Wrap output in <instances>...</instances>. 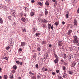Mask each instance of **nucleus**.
Segmentation results:
<instances>
[{
  "mask_svg": "<svg viewBox=\"0 0 79 79\" xmlns=\"http://www.w3.org/2000/svg\"><path fill=\"white\" fill-rule=\"evenodd\" d=\"M5 59H6V60H7V61H8V57H6L5 58Z\"/></svg>",
  "mask_w": 79,
  "mask_h": 79,
  "instance_id": "obj_59",
  "label": "nucleus"
},
{
  "mask_svg": "<svg viewBox=\"0 0 79 79\" xmlns=\"http://www.w3.org/2000/svg\"><path fill=\"white\" fill-rule=\"evenodd\" d=\"M21 19L23 22H25L26 21V19L23 17Z\"/></svg>",
  "mask_w": 79,
  "mask_h": 79,
  "instance_id": "obj_17",
  "label": "nucleus"
},
{
  "mask_svg": "<svg viewBox=\"0 0 79 79\" xmlns=\"http://www.w3.org/2000/svg\"><path fill=\"white\" fill-rule=\"evenodd\" d=\"M36 55L35 54L33 56V58H34V59H35V58H36Z\"/></svg>",
  "mask_w": 79,
  "mask_h": 79,
  "instance_id": "obj_34",
  "label": "nucleus"
},
{
  "mask_svg": "<svg viewBox=\"0 0 79 79\" xmlns=\"http://www.w3.org/2000/svg\"><path fill=\"white\" fill-rule=\"evenodd\" d=\"M52 74L53 76H55V75L56 74L55 73V72H53L52 73Z\"/></svg>",
  "mask_w": 79,
  "mask_h": 79,
  "instance_id": "obj_53",
  "label": "nucleus"
},
{
  "mask_svg": "<svg viewBox=\"0 0 79 79\" xmlns=\"http://www.w3.org/2000/svg\"><path fill=\"white\" fill-rule=\"evenodd\" d=\"M40 5L41 6H42V7H43V4L42 3H41V2H40Z\"/></svg>",
  "mask_w": 79,
  "mask_h": 79,
  "instance_id": "obj_47",
  "label": "nucleus"
},
{
  "mask_svg": "<svg viewBox=\"0 0 79 79\" xmlns=\"http://www.w3.org/2000/svg\"><path fill=\"white\" fill-rule=\"evenodd\" d=\"M56 72L57 73H60V71L58 70H56Z\"/></svg>",
  "mask_w": 79,
  "mask_h": 79,
  "instance_id": "obj_60",
  "label": "nucleus"
},
{
  "mask_svg": "<svg viewBox=\"0 0 79 79\" xmlns=\"http://www.w3.org/2000/svg\"><path fill=\"white\" fill-rule=\"evenodd\" d=\"M39 34H40V33H36L35 34V35H36V36H37L38 35H39Z\"/></svg>",
  "mask_w": 79,
  "mask_h": 79,
  "instance_id": "obj_45",
  "label": "nucleus"
},
{
  "mask_svg": "<svg viewBox=\"0 0 79 79\" xmlns=\"http://www.w3.org/2000/svg\"><path fill=\"white\" fill-rule=\"evenodd\" d=\"M30 15H31V16H33V15H34V12H31L30 13Z\"/></svg>",
  "mask_w": 79,
  "mask_h": 79,
  "instance_id": "obj_39",
  "label": "nucleus"
},
{
  "mask_svg": "<svg viewBox=\"0 0 79 79\" xmlns=\"http://www.w3.org/2000/svg\"><path fill=\"white\" fill-rule=\"evenodd\" d=\"M22 51V49L21 48H20L19 49V52H21Z\"/></svg>",
  "mask_w": 79,
  "mask_h": 79,
  "instance_id": "obj_56",
  "label": "nucleus"
},
{
  "mask_svg": "<svg viewBox=\"0 0 79 79\" xmlns=\"http://www.w3.org/2000/svg\"><path fill=\"white\" fill-rule=\"evenodd\" d=\"M13 69H14L15 70H16L17 69V66L16 65H15L13 66Z\"/></svg>",
  "mask_w": 79,
  "mask_h": 79,
  "instance_id": "obj_16",
  "label": "nucleus"
},
{
  "mask_svg": "<svg viewBox=\"0 0 79 79\" xmlns=\"http://www.w3.org/2000/svg\"><path fill=\"white\" fill-rule=\"evenodd\" d=\"M62 68L64 71H65V70H66V68H65V66H63Z\"/></svg>",
  "mask_w": 79,
  "mask_h": 79,
  "instance_id": "obj_43",
  "label": "nucleus"
},
{
  "mask_svg": "<svg viewBox=\"0 0 79 79\" xmlns=\"http://www.w3.org/2000/svg\"><path fill=\"white\" fill-rule=\"evenodd\" d=\"M42 70L43 71H48V69H47V68H46L45 67H43V68L42 69Z\"/></svg>",
  "mask_w": 79,
  "mask_h": 79,
  "instance_id": "obj_5",
  "label": "nucleus"
},
{
  "mask_svg": "<svg viewBox=\"0 0 79 79\" xmlns=\"http://www.w3.org/2000/svg\"><path fill=\"white\" fill-rule=\"evenodd\" d=\"M4 9L5 10V11H6V10H7V7L6 6H5L4 8Z\"/></svg>",
  "mask_w": 79,
  "mask_h": 79,
  "instance_id": "obj_42",
  "label": "nucleus"
},
{
  "mask_svg": "<svg viewBox=\"0 0 79 79\" xmlns=\"http://www.w3.org/2000/svg\"><path fill=\"white\" fill-rule=\"evenodd\" d=\"M37 50L38 51V52L39 53L38 55L40 54V52H39V51H40V47H38L37 48Z\"/></svg>",
  "mask_w": 79,
  "mask_h": 79,
  "instance_id": "obj_19",
  "label": "nucleus"
},
{
  "mask_svg": "<svg viewBox=\"0 0 79 79\" xmlns=\"http://www.w3.org/2000/svg\"><path fill=\"white\" fill-rule=\"evenodd\" d=\"M75 61H77V62H78L79 61V60L78 59H77L75 60Z\"/></svg>",
  "mask_w": 79,
  "mask_h": 79,
  "instance_id": "obj_55",
  "label": "nucleus"
},
{
  "mask_svg": "<svg viewBox=\"0 0 79 79\" xmlns=\"http://www.w3.org/2000/svg\"><path fill=\"white\" fill-rule=\"evenodd\" d=\"M48 54L47 53H46L44 54V56H45L46 58H47V57H48Z\"/></svg>",
  "mask_w": 79,
  "mask_h": 79,
  "instance_id": "obj_30",
  "label": "nucleus"
},
{
  "mask_svg": "<svg viewBox=\"0 0 79 79\" xmlns=\"http://www.w3.org/2000/svg\"><path fill=\"white\" fill-rule=\"evenodd\" d=\"M73 42L74 44H77L78 42V40H74Z\"/></svg>",
  "mask_w": 79,
  "mask_h": 79,
  "instance_id": "obj_18",
  "label": "nucleus"
},
{
  "mask_svg": "<svg viewBox=\"0 0 79 79\" xmlns=\"http://www.w3.org/2000/svg\"><path fill=\"white\" fill-rule=\"evenodd\" d=\"M54 56H55L56 58L57 59V58H58V56H57L56 54L55 53V54H54Z\"/></svg>",
  "mask_w": 79,
  "mask_h": 79,
  "instance_id": "obj_38",
  "label": "nucleus"
},
{
  "mask_svg": "<svg viewBox=\"0 0 79 79\" xmlns=\"http://www.w3.org/2000/svg\"><path fill=\"white\" fill-rule=\"evenodd\" d=\"M3 19L0 17V23L1 24H3Z\"/></svg>",
  "mask_w": 79,
  "mask_h": 79,
  "instance_id": "obj_12",
  "label": "nucleus"
},
{
  "mask_svg": "<svg viewBox=\"0 0 79 79\" xmlns=\"http://www.w3.org/2000/svg\"><path fill=\"white\" fill-rule=\"evenodd\" d=\"M76 62H73L71 65V67L72 68H74L75 65H76Z\"/></svg>",
  "mask_w": 79,
  "mask_h": 79,
  "instance_id": "obj_4",
  "label": "nucleus"
},
{
  "mask_svg": "<svg viewBox=\"0 0 79 79\" xmlns=\"http://www.w3.org/2000/svg\"><path fill=\"white\" fill-rule=\"evenodd\" d=\"M54 62L55 63H58V60L55 59L54 60Z\"/></svg>",
  "mask_w": 79,
  "mask_h": 79,
  "instance_id": "obj_33",
  "label": "nucleus"
},
{
  "mask_svg": "<svg viewBox=\"0 0 79 79\" xmlns=\"http://www.w3.org/2000/svg\"><path fill=\"white\" fill-rule=\"evenodd\" d=\"M62 24H65V22H63L62 23Z\"/></svg>",
  "mask_w": 79,
  "mask_h": 79,
  "instance_id": "obj_64",
  "label": "nucleus"
},
{
  "mask_svg": "<svg viewBox=\"0 0 79 79\" xmlns=\"http://www.w3.org/2000/svg\"><path fill=\"white\" fill-rule=\"evenodd\" d=\"M29 74L30 75H29V76H31V77H32L33 75H34V73H32V72L31 71H30L29 73Z\"/></svg>",
  "mask_w": 79,
  "mask_h": 79,
  "instance_id": "obj_10",
  "label": "nucleus"
},
{
  "mask_svg": "<svg viewBox=\"0 0 79 79\" xmlns=\"http://www.w3.org/2000/svg\"><path fill=\"white\" fill-rule=\"evenodd\" d=\"M71 32H72V30H69L68 33V35H70L71 34Z\"/></svg>",
  "mask_w": 79,
  "mask_h": 79,
  "instance_id": "obj_9",
  "label": "nucleus"
},
{
  "mask_svg": "<svg viewBox=\"0 0 79 79\" xmlns=\"http://www.w3.org/2000/svg\"><path fill=\"white\" fill-rule=\"evenodd\" d=\"M11 17L10 16H8V19L9 20V21H11Z\"/></svg>",
  "mask_w": 79,
  "mask_h": 79,
  "instance_id": "obj_32",
  "label": "nucleus"
},
{
  "mask_svg": "<svg viewBox=\"0 0 79 79\" xmlns=\"http://www.w3.org/2000/svg\"><path fill=\"white\" fill-rule=\"evenodd\" d=\"M3 77L5 79H8V75H4Z\"/></svg>",
  "mask_w": 79,
  "mask_h": 79,
  "instance_id": "obj_15",
  "label": "nucleus"
},
{
  "mask_svg": "<svg viewBox=\"0 0 79 79\" xmlns=\"http://www.w3.org/2000/svg\"><path fill=\"white\" fill-rule=\"evenodd\" d=\"M73 3H77V0H73Z\"/></svg>",
  "mask_w": 79,
  "mask_h": 79,
  "instance_id": "obj_41",
  "label": "nucleus"
},
{
  "mask_svg": "<svg viewBox=\"0 0 79 79\" xmlns=\"http://www.w3.org/2000/svg\"><path fill=\"white\" fill-rule=\"evenodd\" d=\"M35 68H37V69L39 68V65H38V64H36L35 65Z\"/></svg>",
  "mask_w": 79,
  "mask_h": 79,
  "instance_id": "obj_37",
  "label": "nucleus"
},
{
  "mask_svg": "<svg viewBox=\"0 0 79 79\" xmlns=\"http://www.w3.org/2000/svg\"><path fill=\"white\" fill-rule=\"evenodd\" d=\"M45 15H47L48 14V11L46 10H45Z\"/></svg>",
  "mask_w": 79,
  "mask_h": 79,
  "instance_id": "obj_28",
  "label": "nucleus"
},
{
  "mask_svg": "<svg viewBox=\"0 0 79 79\" xmlns=\"http://www.w3.org/2000/svg\"><path fill=\"white\" fill-rule=\"evenodd\" d=\"M55 24L56 26H58V22H56L55 23Z\"/></svg>",
  "mask_w": 79,
  "mask_h": 79,
  "instance_id": "obj_51",
  "label": "nucleus"
},
{
  "mask_svg": "<svg viewBox=\"0 0 79 79\" xmlns=\"http://www.w3.org/2000/svg\"><path fill=\"white\" fill-rule=\"evenodd\" d=\"M43 26L44 28H47V25L45 24H44L43 25Z\"/></svg>",
  "mask_w": 79,
  "mask_h": 79,
  "instance_id": "obj_27",
  "label": "nucleus"
},
{
  "mask_svg": "<svg viewBox=\"0 0 79 79\" xmlns=\"http://www.w3.org/2000/svg\"><path fill=\"white\" fill-rule=\"evenodd\" d=\"M10 48V46H8V47H6V49L7 50H9V49Z\"/></svg>",
  "mask_w": 79,
  "mask_h": 79,
  "instance_id": "obj_24",
  "label": "nucleus"
},
{
  "mask_svg": "<svg viewBox=\"0 0 79 79\" xmlns=\"http://www.w3.org/2000/svg\"><path fill=\"white\" fill-rule=\"evenodd\" d=\"M49 47H50V48H51L52 47V44H49Z\"/></svg>",
  "mask_w": 79,
  "mask_h": 79,
  "instance_id": "obj_63",
  "label": "nucleus"
},
{
  "mask_svg": "<svg viewBox=\"0 0 79 79\" xmlns=\"http://www.w3.org/2000/svg\"><path fill=\"white\" fill-rule=\"evenodd\" d=\"M15 72H16V71H15V70H11V73H12V74H14V73H15Z\"/></svg>",
  "mask_w": 79,
  "mask_h": 79,
  "instance_id": "obj_31",
  "label": "nucleus"
},
{
  "mask_svg": "<svg viewBox=\"0 0 79 79\" xmlns=\"http://www.w3.org/2000/svg\"><path fill=\"white\" fill-rule=\"evenodd\" d=\"M16 63H17V64H19V63H20V62H19L18 61H16Z\"/></svg>",
  "mask_w": 79,
  "mask_h": 79,
  "instance_id": "obj_52",
  "label": "nucleus"
},
{
  "mask_svg": "<svg viewBox=\"0 0 79 79\" xmlns=\"http://www.w3.org/2000/svg\"><path fill=\"white\" fill-rule=\"evenodd\" d=\"M70 50L71 51H73V50H74V48L73 46L71 47L70 48Z\"/></svg>",
  "mask_w": 79,
  "mask_h": 79,
  "instance_id": "obj_11",
  "label": "nucleus"
},
{
  "mask_svg": "<svg viewBox=\"0 0 79 79\" xmlns=\"http://www.w3.org/2000/svg\"><path fill=\"white\" fill-rule=\"evenodd\" d=\"M41 14H40V16H44V14H43V12H41Z\"/></svg>",
  "mask_w": 79,
  "mask_h": 79,
  "instance_id": "obj_50",
  "label": "nucleus"
},
{
  "mask_svg": "<svg viewBox=\"0 0 79 79\" xmlns=\"http://www.w3.org/2000/svg\"><path fill=\"white\" fill-rule=\"evenodd\" d=\"M58 79H63V77L60 76H58Z\"/></svg>",
  "mask_w": 79,
  "mask_h": 79,
  "instance_id": "obj_35",
  "label": "nucleus"
},
{
  "mask_svg": "<svg viewBox=\"0 0 79 79\" xmlns=\"http://www.w3.org/2000/svg\"><path fill=\"white\" fill-rule=\"evenodd\" d=\"M74 25H75L76 26L77 25V20L76 19H75L74 20Z\"/></svg>",
  "mask_w": 79,
  "mask_h": 79,
  "instance_id": "obj_8",
  "label": "nucleus"
},
{
  "mask_svg": "<svg viewBox=\"0 0 79 79\" xmlns=\"http://www.w3.org/2000/svg\"><path fill=\"white\" fill-rule=\"evenodd\" d=\"M74 38L75 40H78V39H79V38L77 37L76 35H75L74 36Z\"/></svg>",
  "mask_w": 79,
  "mask_h": 79,
  "instance_id": "obj_20",
  "label": "nucleus"
},
{
  "mask_svg": "<svg viewBox=\"0 0 79 79\" xmlns=\"http://www.w3.org/2000/svg\"><path fill=\"white\" fill-rule=\"evenodd\" d=\"M69 59H70L69 60H70L71 59H73V56L72 55H69Z\"/></svg>",
  "mask_w": 79,
  "mask_h": 79,
  "instance_id": "obj_13",
  "label": "nucleus"
},
{
  "mask_svg": "<svg viewBox=\"0 0 79 79\" xmlns=\"http://www.w3.org/2000/svg\"><path fill=\"white\" fill-rule=\"evenodd\" d=\"M40 73H39L38 74V76H37V77H38V79H39L40 78Z\"/></svg>",
  "mask_w": 79,
  "mask_h": 79,
  "instance_id": "obj_44",
  "label": "nucleus"
},
{
  "mask_svg": "<svg viewBox=\"0 0 79 79\" xmlns=\"http://www.w3.org/2000/svg\"><path fill=\"white\" fill-rule=\"evenodd\" d=\"M10 13L12 16H15L16 14V13H15V10H11Z\"/></svg>",
  "mask_w": 79,
  "mask_h": 79,
  "instance_id": "obj_1",
  "label": "nucleus"
},
{
  "mask_svg": "<svg viewBox=\"0 0 79 79\" xmlns=\"http://www.w3.org/2000/svg\"><path fill=\"white\" fill-rule=\"evenodd\" d=\"M66 58H67V57H66V54H65L64 55V58L65 59H66Z\"/></svg>",
  "mask_w": 79,
  "mask_h": 79,
  "instance_id": "obj_26",
  "label": "nucleus"
},
{
  "mask_svg": "<svg viewBox=\"0 0 79 79\" xmlns=\"http://www.w3.org/2000/svg\"><path fill=\"white\" fill-rule=\"evenodd\" d=\"M48 28L49 29H50V28L51 27V25L49 23H48Z\"/></svg>",
  "mask_w": 79,
  "mask_h": 79,
  "instance_id": "obj_22",
  "label": "nucleus"
},
{
  "mask_svg": "<svg viewBox=\"0 0 79 79\" xmlns=\"http://www.w3.org/2000/svg\"><path fill=\"white\" fill-rule=\"evenodd\" d=\"M69 74H73V71H71V70H70L69 72Z\"/></svg>",
  "mask_w": 79,
  "mask_h": 79,
  "instance_id": "obj_29",
  "label": "nucleus"
},
{
  "mask_svg": "<svg viewBox=\"0 0 79 79\" xmlns=\"http://www.w3.org/2000/svg\"><path fill=\"white\" fill-rule=\"evenodd\" d=\"M67 77V74L65 73H64L63 74V77L64 78H66Z\"/></svg>",
  "mask_w": 79,
  "mask_h": 79,
  "instance_id": "obj_14",
  "label": "nucleus"
},
{
  "mask_svg": "<svg viewBox=\"0 0 79 79\" xmlns=\"http://www.w3.org/2000/svg\"><path fill=\"white\" fill-rule=\"evenodd\" d=\"M43 59H44V61H45L46 60V59H47V57L44 56L43 57Z\"/></svg>",
  "mask_w": 79,
  "mask_h": 79,
  "instance_id": "obj_36",
  "label": "nucleus"
},
{
  "mask_svg": "<svg viewBox=\"0 0 79 79\" xmlns=\"http://www.w3.org/2000/svg\"><path fill=\"white\" fill-rule=\"evenodd\" d=\"M77 13H79V8H78V9L77 10Z\"/></svg>",
  "mask_w": 79,
  "mask_h": 79,
  "instance_id": "obj_62",
  "label": "nucleus"
},
{
  "mask_svg": "<svg viewBox=\"0 0 79 79\" xmlns=\"http://www.w3.org/2000/svg\"><path fill=\"white\" fill-rule=\"evenodd\" d=\"M51 28L52 30L53 29V25H52L51 27Z\"/></svg>",
  "mask_w": 79,
  "mask_h": 79,
  "instance_id": "obj_61",
  "label": "nucleus"
},
{
  "mask_svg": "<svg viewBox=\"0 0 79 79\" xmlns=\"http://www.w3.org/2000/svg\"><path fill=\"white\" fill-rule=\"evenodd\" d=\"M14 78V76L13 74L10 73V75L9 76V78L10 79H13Z\"/></svg>",
  "mask_w": 79,
  "mask_h": 79,
  "instance_id": "obj_2",
  "label": "nucleus"
},
{
  "mask_svg": "<svg viewBox=\"0 0 79 79\" xmlns=\"http://www.w3.org/2000/svg\"><path fill=\"white\" fill-rule=\"evenodd\" d=\"M66 18H68V17H69V15H68V14H66Z\"/></svg>",
  "mask_w": 79,
  "mask_h": 79,
  "instance_id": "obj_40",
  "label": "nucleus"
},
{
  "mask_svg": "<svg viewBox=\"0 0 79 79\" xmlns=\"http://www.w3.org/2000/svg\"><path fill=\"white\" fill-rule=\"evenodd\" d=\"M33 32H35V27H34L33 29Z\"/></svg>",
  "mask_w": 79,
  "mask_h": 79,
  "instance_id": "obj_58",
  "label": "nucleus"
},
{
  "mask_svg": "<svg viewBox=\"0 0 79 79\" xmlns=\"http://www.w3.org/2000/svg\"><path fill=\"white\" fill-rule=\"evenodd\" d=\"M42 44H46V43L45 41H43V42H42Z\"/></svg>",
  "mask_w": 79,
  "mask_h": 79,
  "instance_id": "obj_48",
  "label": "nucleus"
},
{
  "mask_svg": "<svg viewBox=\"0 0 79 79\" xmlns=\"http://www.w3.org/2000/svg\"><path fill=\"white\" fill-rule=\"evenodd\" d=\"M19 65L20 66H22V65H23V62H21L19 64Z\"/></svg>",
  "mask_w": 79,
  "mask_h": 79,
  "instance_id": "obj_57",
  "label": "nucleus"
},
{
  "mask_svg": "<svg viewBox=\"0 0 79 79\" xmlns=\"http://www.w3.org/2000/svg\"><path fill=\"white\" fill-rule=\"evenodd\" d=\"M26 45V43L25 42H21V46L22 47H24Z\"/></svg>",
  "mask_w": 79,
  "mask_h": 79,
  "instance_id": "obj_6",
  "label": "nucleus"
},
{
  "mask_svg": "<svg viewBox=\"0 0 79 79\" xmlns=\"http://www.w3.org/2000/svg\"><path fill=\"white\" fill-rule=\"evenodd\" d=\"M32 79H35V76H33L31 78Z\"/></svg>",
  "mask_w": 79,
  "mask_h": 79,
  "instance_id": "obj_54",
  "label": "nucleus"
},
{
  "mask_svg": "<svg viewBox=\"0 0 79 79\" xmlns=\"http://www.w3.org/2000/svg\"><path fill=\"white\" fill-rule=\"evenodd\" d=\"M48 20H46L44 19L42 21V19H41V22H42V23H48Z\"/></svg>",
  "mask_w": 79,
  "mask_h": 79,
  "instance_id": "obj_3",
  "label": "nucleus"
},
{
  "mask_svg": "<svg viewBox=\"0 0 79 79\" xmlns=\"http://www.w3.org/2000/svg\"><path fill=\"white\" fill-rule=\"evenodd\" d=\"M45 5L47 6H48L49 5V2L48 1H46L45 3Z\"/></svg>",
  "mask_w": 79,
  "mask_h": 79,
  "instance_id": "obj_23",
  "label": "nucleus"
},
{
  "mask_svg": "<svg viewBox=\"0 0 79 79\" xmlns=\"http://www.w3.org/2000/svg\"><path fill=\"white\" fill-rule=\"evenodd\" d=\"M22 31L23 32H26V29H25V28H23L22 29Z\"/></svg>",
  "mask_w": 79,
  "mask_h": 79,
  "instance_id": "obj_21",
  "label": "nucleus"
},
{
  "mask_svg": "<svg viewBox=\"0 0 79 79\" xmlns=\"http://www.w3.org/2000/svg\"><path fill=\"white\" fill-rule=\"evenodd\" d=\"M62 45H63V42H62V41L58 42V45L59 46H62Z\"/></svg>",
  "mask_w": 79,
  "mask_h": 79,
  "instance_id": "obj_7",
  "label": "nucleus"
},
{
  "mask_svg": "<svg viewBox=\"0 0 79 79\" xmlns=\"http://www.w3.org/2000/svg\"><path fill=\"white\" fill-rule=\"evenodd\" d=\"M27 7H24V10H25V11H26V10H27Z\"/></svg>",
  "mask_w": 79,
  "mask_h": 79,
  "instance_id": "obj_46",
  "label": "nucleus"
},
{
  "mask_svg": "<svg viewBox=\"0 0 79 79\" xmlns=\"http://www.w3.org/2000/svg\"><path fill=\"white\" fill-rule=\"evenodd\" d=\"M4 7V5H0V8H2Z\"/></svg>",
  "mask_w": 79,
  "mask_h": 79,
  "instance_id": "obj_25",
  "label": "nucleus"
},
{
  "mask_svg": "<svg viewBox=\"0 0 79 79\" xmlns=\"http://www.w3.org/2000/svg\"><path fill=\"white\" fill-rule=\"evenodd\" d=\"M31 2L32 3H35V1L33 0L31 1Z\"/></svg>",
  "mask_w": 79,
  "mask_h": 79,
  "instance_id": "obj_49",
  "label": "nucleus"
}]
</instances>
